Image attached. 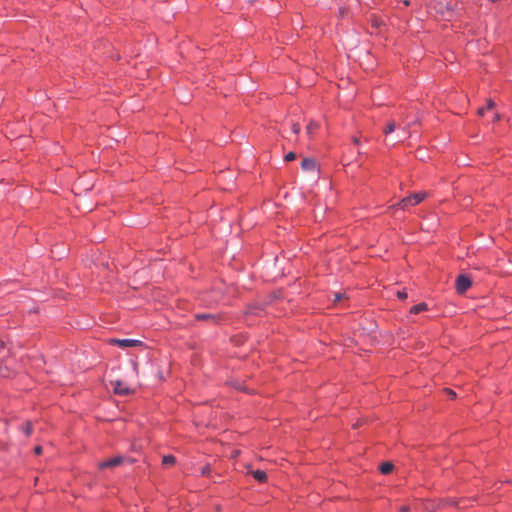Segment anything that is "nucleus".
I'll return each instance as SVG.
<instances>
[{"label": "nucleus", "instance_id": "obj_21", "mask_svg": "<svg viewBox=\"0 0 512 512\" xmlns=\"http://www.w3.org/2000/svg\"><path fill=\"white\" fill-rule=\"evenodd\" d=\"M34 452H35V454L40 455L42 453V447L41 446H36L34 448Z\"/></svg>", "mask_w": 512, "mask_h": 512}, {"label": "nucleus", "instance_id": "obj_2", "mask_svg": "<svg viewBox=\"0 0 512 512\" xmlns=\"http://www.w3.org/2000/svg\"><path fill=\"white\" fill-rule=\"evenodd\" d=\"M472 285L471 280L465 275H459L456 279L455 286L458 294H464Z\"/></svg>", "mask_w": 512, "mask_h": 512}, {"label": "nucleus", "instance_id": "obj_18", "mask_svg": "<svg viewBox=\"0 0 512 512\" xmlns=\"http://www.w3.org/2000/svg\"><path fill=\"white\" fill-rule=\"evenodd\" d=\"M291 129H292L294 134H299L301 128H300V125L298 123H293L292 126H291Z\"/></svg>", "mask_w": 512, "mask_h": 512}, {"label": "nucleus", "instance_id": "obj_15", "mask_svg": "<svg viewBox=\"0 0 512 512\" xmlns=\"http://www.w3.org/2000/svg\"><path fill=\"white\" fill-rule=\"evenodd\" d=\"M395 128H396L395 122L392 121V122L388 123V125L385 127L383 132L385 134H389V133H392L395 130Z\"/></svg>", "mask_w": 512, "mask_h": 512}, {"label": "nucleus", "instance_id": "obj_19", "mask_svg": "<svg viewBox=\"0 0 512 512\" xmlns=\"http://www.w3.org/2000/svg\"><path fill=\"white\" fill-rule=\"evenodd\" d=\"M397 297L401 300H404L407 298V292L405 290L398 291Z\"/></svg>", "mask_w": 512, "mask_h": 512}, {"label": "nucleus", "instance_id": "obj_17", "mask_svg": "<svg viewBox=\"0 0 512 512\" xmlns=\"http://www.w3.org/2000/svg\"><path fill=\"white\" fill-rule=\"evenodd\" d=\"M296 159V154L294 152H289L285 156V161L290 162Z\"/></svg>", "mask_w": 512, "mask_h": 512}, {"label": "nucleus", "instance_id": "obj_25", "mask_svg": "<svg viewBox=\"0 0 512 512\" xmlns=\"http://www.w3.org/2000/svg\"><path fill=\"white\" fill-rule=\"evenodd\" d=\"M352 141H353L354 144H359V138L358 137H353Z\"/></svg>", "mask_w": 512, "mask_h": 512}, {"label": "nucleus", "instance_id": "obj_4", "mask_svg": "<svg viewBox=\"0 0 512 512\" xmlns=\"http://www.w3.org/2000/svg\"><path fill=\"white\" fill-rule=\"evenodd\" d=\"M110 384L114 392L118 395H128L129 393H131V390L128 387V385L120 380L111 381Z\"/></svg>", "mask_w": 512, "mask_h": 512}, {"label": "nucleus", "instance_id": "obj_24", "mask_svg": "<svg viewBox=\"0 0 512 512\" xmlns=\"http://www.w3.org/2000/svg\"><path fill=\"white\" fill-rule=\"evenodd\" d=\"M484 112H485V108H480V109H478L477 113H478L479 116H483Z\"/></svg>", "mask_w": 512, "mask_h": 512}, {"label": "nucleus", "instance_id": "obj_10", "mask_svg": "<svg viewBox=\"0 0 512 512\" xmlns=\"http://www.w3.org/2000/svg\"><path fill=\"white\" fill-rule=\"evenodd\" d=\"M394 465L391 462H384L380 465L382 474H389L393 471Z\"/></svg>", "mask_w": 512, "mask_h": 512}, {"label": "nucleus", "instance_id": "obj_26", "mask_svg": "<svg viewBox=\"0 0 512 512\" xmlns=\"http://www.w3.org/2000/svg\"><path fill=\"white\" fill-rule=\"evenodd\" d=\"M494 119H495V121H498V120L500 119V115H499V114H496V115L494 116Z\"/></svg>", "mask_w": 512, "mask_h": 512}, {"label": "nucleus", "instance_id": "obj_20", "mask_svg": "<svg viewBox=\"0 0 512 512\" xmlns=\"http://www.w3.org/2000/svg\"><path fill=\"white\" fill-rule=\"evenodd\" d=\"M494 105H495V103H494L492 100H488V101H487V106H486L485 110H486V109H487V110L492 109V108L494 107Z\"/></svg>", "mask_w": 512, "mask_h": 512}, {"label": "nucleus", "instance_id": "obj_12", "mask_svg": "<svg viewBox=\"0 0 512 512\" xmlns=\"http://www.w3.org/2000/svg\"><path fill=\"white\" fill-rule=\"evenodd\" d=\"M22 431L25 433L26 436H30L33 432V425L32 422L27 421L22 425Z\"/></svg>", "mask_w": 512, "mask_h": 512}, {"label": "nucleus", "instance_id": "obj_23", "mask_svg": "<svg viewBox=\"0 0 512 512\" xmlns=\"http://www.w3.org/2000/svg\"><path fill=\"white\" fill-rule=\"evenodd\" d=\"M409 507L408 506H403L400 508V511L399 512H409Z\"/></svg>", "mask_w": 512, "mask_h": 512}, {"label": "nucleus", "instance_id": "obj_1", "mask_svg": "<svg viewBox=\"0 0 512 512\" xmlns=\"http://www.w3.org/2000/svg\"><path fill=\"white\" fill-rule=\"evenodd\" d=\"M426 197L427 193L424 191L414 193L408 197L403 198L400 202H398L397 207L401 209H407L409 207L421 203Z\"/></svg>", "mask_w": 512, "mask_h": 512}, {"label": "nucleus", "instance_id": "obj_7", "mask_svg": "<svg viewBox=\"0 0 512 512\" xmlns=\"http://www.w3.org/2000/svg\"><path fill=\"white\" fill-rule=\"evenodd\" d=\"M301 167L304 171H315L317 169V163L312 158H305L301 163Z\"/></svg>", "mask_w": 512, "mask_h": 512}, {"label": "nucleus", "instance_id": "obj_3", "mask_svg": "<svg viewBox=\"0 0 512 512\" xmlns=\"http://www.w3.org/2000/svg\"><path fill=\"white\" fill-rule=\"evenodd\" d=\"M111 344L117 345L120 348H128V347H135V346H141L142 342L140 340L136 339H110L109 341Z\"/></svg>", "mask_w": 512, "mask_h": 512}, {"label": "nucleus", "instance_id": "obj_9", "mask_svg": "<svg viewBox=\"0 0 512 512\" xmlns=\"http://www.w3.org/2000/svg\"><path fill=\"white\" fill-rule=\"evenodd\" d=\"M253 474V477L258 481V482H265L266 479H267V475H266V472L262 471V470H255L252 472Z\"/></svg>", "mask_w": 512, "mask_h": 512}, {"label": "nucleus", "instance_id": "obj_14", "mask_svg": "<svg viewBox=\"0 0 512 512\" xmlns=\"http://www.w3.org/2000/svg\"><path fill=\"white\" fill-rule=\"evenodd\" d=\"M343 299H347L346 293H335L334 294V303H340Z\"/></svg>", "mask_w": 512, "mask_h": 512}, {"label": "nucleus", "instance_id": "obj_6", "mask_svg": "<svg viewBox=\"0 0 512 512\" xmlns=\"http://www.w3.org/2000/svg\"><path fill=\"white\" fill-rule=\"evenodd\" d=\"M123 460H124L123 457L117 456L110 460L99 463L98 466L100 469L112 468V467H115V466H118L119 464H121L123 462Z\"/></svg>", "mask_w": 512, "mask_h": 512}, {"label": "nucleus", "instance_id": "obj_5", "mask_svg": "<svg viewBox=\"0 0 512 512\" xmlns=\"http://www.w3.org/2000/svg\"><path fill=\"white\" fill-rule=\"evenodd\" d=\"M195 318L197 320L210 321L213 323H217L221 319V315L220 314H212V313H199V314L195 315Z\"/></svg>", "mask_w": 512, "mask_h": 512}, {"label": "nucleus", "instance_id": "obj_22", "mask_svg": "<svg viewBox=\"0 0 512 512\" xmlns=\"http://www.w3.org/2000/svg\"><path fill=\"white\" fill-rule=\"evenodd\" d=\"M447 393H448V395H449L451 398H455V397H456V393H455L454 391H452V390H449V389H448V390H447Z\"/></svg>", "mask_w": 512, "mask_h": 512}, {"label": "nucleus", "instance_id": "obj_16", "mask_svg": "<svg viewBox=\"0 0 512 512\" xmlns=\"http://www.w3.org/2000/svg\"><path fill=\"white\" fill-rule=\"evenodd\" d=\"M211 473V466L209 464H206L201 468V474L203 476H208Z\"/></svg>", "mask_w": 512, "mask_h": 512}, {"label": "nucleus", "instance_id": "obj_11", "mask_svg": "<svg viewBox=\"0 0 512 512\" xmlns=\"http://www.w3.org/2000/svg\"><path fill=\"white\" fill-rule=\"evenodd\" d=\"M319 128V124L315 121H310L309 124L306 127V132L308 135H312L314 131H316Z\"/></svg>", "mask_w": 512, "mask_h": 512}, {"label": "nucleus", "instance_id": "obj_8", "mask_svg": "<svg viewBox=\"0 0 512 512\" xmlns=\"http://www.w3.org/2000/svg\"><path fill=\"white\" fill-rule=\"evenodd\" d=\"M428 309V306L426 303H419L410 309V313L412 314H419L423 311H426Z\"/></svg>", "mask_w": 512, "mask_h": 512}, {"label": "nucleus", "instance_id": "obj_13", "mask_svg": "<svg viewBox=\"0 0 512 512\" xmlns=\"http://www.w3.org/2000/svg\"><path fill=\"white\" fill-rule=\"evenodd\" d=\"M176 458L173 455H166L162 459L163 465L170 466L175 464Z\"/></svg>", "mask_w": 512, "mask_h": 512}, {"label": "nucleus", "instance_id": "obj_27", "mask_svg": "<svg viewBox=\"0 0 512 512\" xmlns=\"http://www.w3.org/2000/svg\"><path fill=\"white\" fill-rule=\"evenodd\" d=\"M359 426H360V423H359V422H357V423H355V424L353 425V428H357V427H359Z\"/></svg>", "mask_w": 512, "mask_h": 512}]
</instances>
